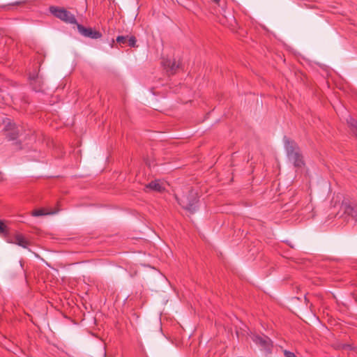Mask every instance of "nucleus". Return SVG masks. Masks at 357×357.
Here are the masks:
<instances>
[{
    "mask_svg": "<svg viewBox=\"0 0 357 357\" xmlns=\"http://www.w3.org/2000/svg\"><path fill=\"white\" fill-rule=\"evenodd\" d=\"M127 43L130 47H135L136 43V38L135 36L128 38Z\"/></svg>",
    "mask_w": 357,
    "mask_h": 357,
    "instance_id": "2eb2a0df",
    "label": "nucleus"
},
{
    "mask_svg": "<svg viewBox=\"0 0 357 357\" xmlns=\"http://www.w3.org/2000/svg\"><path fill=\"white\" fill-rule=\"evenodd\" d=\"M344 213L357 225V205L348 204L344 206Z\"/></svg>",
    "mask_w": 357,
    "mask_h": 357,
    "instance_id": "9b49d317",
    "label": "nucleus"
},
{
    "mask_svg": "<svg viewBox=\"0 0 357 357\" xmlns=\"http://www.w3.org/2000/svg\"><path fill=\"white\" fill-rule=\"evenodd\" d=\"M164 68L169 75L174 74L179 68L180 63L174 59H165L162 62Z\"/></svg>",
    "mask_w": 357,
    "mask_h": 357,
    "instance_id": "6e6552de",
    "label": "nucleus"
},
{
    "mask_svg": "<svg viewBox=\"0 0 357 357\" xmlns=\"http://www.w3.org/2000/svg\"><path fill=\"white\" fill-rule=\"evenodd\" d=\"M283 352L284 357H297L293 352L289 351L284 350Z\"/></svg>",
    "mask_w": 357,
    "mask_h": 357,
    "instance_id": "f3484780",
    "label": "nucleus"
},
{
    "mask_svg": "<svg viewBox=\"0 0 357 357\" xmlns=\"http://www.w3.org/2000/svg\"><path fill=\"white\" fill-rule=\"evenodd\" d=\"M343 348H344V349H348V348H350V345H349V344H344V345L343 346Z\"/></svg>",
    "mask_w": 357,
    "mask_h": 357,
    "instance_id": "a211bd4d",
    "label": "nucleus"
},
{
    "mask_svg": "<svg viewBox=\"0 0 357 357\" xmlns=\"http://www.w3.org/2000/svg\"><path fill=\"white\" fill-rule=\"evenodd\" d=\"M252 340L259 346L262 350L268 353L271 351L273 347L271 339L266 335H259L257 334H252L251 335Z\"/></svg>",
    "mask_w": 357,
    "mask_h": 357,
    "instance_id": "39448f33",
    "label": "nucleus"
},
{
    "mask_svg": "<svg viewBox=\"0 0 357 357\" xmlns=\"http://www.w3.org/2000/svg\"><path fill=\"white\" fill-rule=\"evenodd\" d=\"M8 231L6 230V227L4 225L3 222L0 220V234H7Z\"/></svg>",
    "mask_w": 357,
    "mask_h": 357,
    "instance_id": "dca6fc26",
    "label": "nucleus"
},
{
    "mask_svg": "<svg viewBox=\"0 0 357 357\" xmlns=\"http://www.w3.org/2000/svg\"><path fill=\"white\" fill-rule=\"evenodd\" d=\"M54 212L45 213L43 209H38L32 211L31 215L35 217H38L44 215L54 214Z\"/></svg>",
    "mask_w": 357,
    "mask_h": 357,
    "instance_id": "ddd939ff",
    "label": "nucleus"
},
{
    "mask_svg": "<svg viewBox=\"0 0 357 357\" xmlns=\"http://www.w3.org/2000/svg\"><path fill=\"white\" fill-rule=\"evenodd\" d=\"M50 12L56 18L61 21L71 24H78L75 15L64 8L58 6H50Z\"/></svg>",
    "mask_w": 357,
    "mask_h": 357,
    "instance_id": "7ed1b4c3",
    "label": "nucleus"
},
{
    "mask_svg": "<svg viewBox=\"0 0 357 357\" xmlns=\"http://www.w3.org/2000/svg\"><path fill=\"white\" fill-rule=\"evenodd\" d=\"M8 242L16 244L23 248H27L31 245L30 241H29L23 234L20 233L15 234L13 236V239Z\"/></svg>",
    "mask_w": 357,
    "mask_h": 357,
    "instance_id": "0eeeda50",
    "label": "nucleus"
},
{
    "mask_svg": "<svg viewBox=\"0 0 357 357\" xmlns=\"http://www.w3.org/2000/svg\"><path fill=\"white\" fill-rule=\"evenodd\" d=\"M215 3L219 4L220 0H212Z\"/></svg>",
    "mask_w": 357,
    "mask_h": 357,
    "instance_id": "6ab92c4d",
    "label": "nucleus"
},
{
    "mask_svg": "<svg viewBox=\"0 0 357 357\" xmlns=\"http://www.w3.org/2000/svg\"><path fill=\"white\" fill-rule=\"evenodd\" d=\"M179 205L190 213H194L197 208L198 197L197 193L193 190L188 192L187 195H183L181 197L176 196Z\"/></svg>",
    "mask_w": 357,
    "mask_h": 357,
    "instance_id": "f03ea898",
    "label": "nucleus"
},
{
    "mask_svg": "<svg viewBox=\"0 0 357 357\" xmlns=\"http://www.w3.org/2000/svg\"><path fill=\"white\" fill-rule=\"evenodd\" d=\"M6 126L4 127V132L6 138L11 141L15 140L19 138L24 131L23 126L17 125L8 119V122L4 121Z\"/></svg>",
    "mask_w": 357,
    "mask_h": 357,
    "instance_id": "20e7f679",
    "label": "nucleus"
},
{
    "mask_svg": "<svg viewBox=\"0 0 357 357\" xmlns=\"http://www.w3.org/2000/svg\"><path fill=\"white\" fill-rule=\"evenodd\" d=\"M30 84L33 90L36 92H40L43 91L44 82L38 75L35 77H31Z\"/></svg>",
    "mask_w": 357,
    "mask_h": 357,
    "instance_id": "9d476101",
    "label": "nucleus"
},
{
    "mask_svg": "<svg viewBox=\"0 0 357 357\" xmlns=\"http://www.w3.org/2000/svg\"><path fill=\"white\" fill-rule=\"evenodd\" d=\"M77 28L79 33L86 37L91 39H98L102 37V33L91 27H85L82 24H77Z\"/></svg>",
    "mask_w": 357,
    "mask_h": 357,
    "instance_id": "423d86ee",
    "label": "nucleus"
},
{
    "mask_svg": "<svg viewBox=\"0 0 357 357\" xmlns=\"http://www.w3.org/2000/svg\"><path fill=\"white\" fill-rule=\"evenodd\" d=\"M284 146L288 160L296 168H302L305 165L304 157L298 144L284 136Z\"/></svg>",
    "mask_w": 357,
    "mask_h": 357,
    "instance_id": "f257e3e1",
    "label": "nucleus"
},
{
    "mask_svg": "<svg viewBox=\"0 0 357 357\" xmlns=\"http://www.w3.org/2000/svg\"><path fill=\"white\" fill-rule=\"evenodd\" d=\"M347 121L351 128V132L357 137V121L352 117L349 116Z\"/></svg>",
    "mask_w": 357,
    "mask_h": 357,
    "instance_id": "f8f14e48",
    "label": "nucleus"
},
{
    "mask_svg": "<svg viewBox=\"0 0 357 357\" xmlns=\"http://www.w3.org/2000/svg\"><path fill=\"white\" fill-rule=\"evenodd\" d=\"M146 189L161 192L165 190V184L161 180H155L148 183Z\"/></svg>",
    "mask_w": 357,
    "mask_h": 357,
    "instance_id": "1a4fd4ad",
    "label": "nucleus"
},
{
    "mask_svg": "<svg viewBox=\"0 0 357 357\" xmlns=\"http://www.w3.org/2000/svg\"><path fill=\"white\" fill-rule=\"evenodd\" d=\"M128 37L127 36H119L116 38V42L120 44H125L127 43Z\"/></svg>",
    "mask_w": 357,
    "mask_h": 357,
    "instance_id": "4468645a",
    "label": "nucleus"
}]
</instances>
